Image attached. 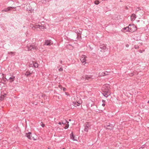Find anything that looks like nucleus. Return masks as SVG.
I'll return each mask as SVG.
<instances>
[{"mask_svg":"<svg viewBox=\"0 0 149 149\" xmlns=\"http://www.w3.org/2000/svg\"><path fill=\"white\" fill-rule=\"evenodd\" d=\"M8 81L10 82H12L14 80L15 77L13 76H12L10 77H8Z\"/></svg>","mask_w":149,"mask_h":149,"instance_id":"6","label":"nucleus"},{"mask_svg":"<svg viewBox=\"0 0 149 149\" xmlns=\"http://www.w3.org/2000/svg\"><path fill=\"white\" fill-rule=\"evenodd\" d=\"M94 3L96 5H98L100 3V2L98 0H96L94 2Z\"/></svg>","mask_w":149,"mask_h":149,"instance_id":"23","label":"nucleus"},{"mask_svg":"<svg viewBox=\"0 0 149 149\" xmlns=\"http://www.w3.org/2000/svg\"><path fill=\"white\" fill-rule=\"evenodd\" d=\"M62 123L63 124H65V122L64 123V122H62Z\"/></svg>","mask_w":149,"mask_h":149,"instance_id":"33","label":"nucleus"},{"mask_svg":"<svg viewBox=\"0 0 149 149\" xmlns=\"http://www.w3.org/2000/svg\"><path fill=\"white\" fill-rule=\"evenodd\" d=\"M148 102L149 103V101H148Z\"/></svg>","mask_w":149,"mask_h":149,"instance_id":"39","label":"nucleus"},{"mask_svg":"<svg viewBox=\"0 0 149 149\" xmlns=\"http://www.w3.org/2000/svg\"><path fill=\"white\" fill-rule=\"evenodd\" d=\"M136 18V15L135 14H132L131 16V19L132 21H134Z\"/></svg>","mask_w":149,"mask_h":149,"instance_id":"10","label":"nucleus"},{"mask_svg":"<svg viewBox=\"0 0 149 149\" xmlns=\"http://www.w3.org/2000/svg\"><path fill=\"white\" fill-rule=\"evenodd\" d=\"M129 31L131 32H133L136 30V26L134 24L129 25Z\"/></svg>","mask_w":149,"mask_h":149,"instance_id":"3","label":"nucleus"},{"mask_svg":"<svg viewBox=\"0 0 149 149\" xmlns=\"http://www.w3.org/2000/svg\"><path fill=\"white\" fill-rule=\"evenodd\" d=\"M110 86L109 84H105L103 86L102 88V90L104 95L107 97L111 94V93L109 91Z\"/></svg>","mask_w":149,"mask_h":149,"instance_id":"1","label":"nucleus"},{"mask_svg":"<svg viewBox=\"0 0 149 149\" xmlns=\"http://www.w3.org/2000/svg\"><path fill=\"white\" fill-rule=\"evenodd\" d=\"M35 29L38 28H39L40 27V25L39 24H36L35 25Z\"/></svg>","mask_w":149,"mask_h":149,"instance_id":"21","label":"nucleus"},{"mask_svg":"<svg viewBox=\"0 0 149 149\" xmlns=\"http://www.w3.org/2000/svg\"><path fill=\"white\" fill-rule=\"evenodd\" d=\"M41 126L42 127H44L45 126V125L44 124H43L41 125Z\"/></svg>","mask_w":149,"mask_h":149,"instance_id":"29","label":"nucleus"},{"mask_svg":"<svg viewBox=\"0 0 149 149\" xmlns=\"http://www.w3.org/2000/svg\"><path fill=\"white\" fill-rule=\"evenodd\" d=\"M28 50L35 52L38 50L37 46L35 45H31L27 46Z\"/></svg>","mask_w":149,"mask_h":149,"instance_id":"2","label":"nucleus"},{"mask_svg":"<svg viewBox=\"0 0 149 149\" xmlns=\"http://www.w3.org/2000/svg\"><path fill=\"white\" fill-rule=\"evenodd\" d=\"M70 138L72 139L73 141H77V138L75 137V136L74 135L72 132L71 134L70 135Z\"/></svg>","mask_w":149,"mask_h":149,"instance_id":"5","label":"nucleus"},{"mask_svg":"<svg viewBox=\"0 0 149 149\" xmlns=\"http://www.w3.org/2000/svg\"><path fill=\"white\" fill-rule=\"evenodd\" d=\"M69 121H71V119H69Z\"/></svg>","mask_w":149,"mask_h":149,"instance_id":"37","label":"nucleus"},{"mask_svg":"<svg viewBox=\"0 0 149 149\" xmlns=\"http://www.w3.org/2000/svg\"><path fill=\"white\" fill-rule=\"evenodd\" d=\"M129 30L130 29L129 26L127 27L124 28L123 29V31H124L125 32L128 31H129Z\"/></svg>","mask_w":149,"mask_h":149,"instance_id":"12","label":"nucleus"},{"mask_svg":"<svg viewBox=\"0 0 149 149\" xmlns=\"http://www.w3.org/2000/svg\"><path fill=\"white\" fill-rule=\"evenodd\" d=\"M51 43V40H46L45 43V45H51L50 43Z\"/></svg>","mask_w":149,"mask_h":149,"instance_id":"9","label":"nucleus"},{"mask_svg":"<svg viewBox=\"0 0 149 149\" xmlns=\"http://www.w3.org/2000/svg\"><path fill=\"white\" fill-rule=\"evenodd\" d=\"M34 62H33V61H31L30 62V67H32L31 65L33 64H33L34 63Z\"/></svg>","mask_w":149,"mask_h":149,"instance_id":"25","label":"nucleus"},{"mask_svg":"<svg viewBox=\"0 0 149 149\" xmlns=\"http://www.w3.org/2000/svg\"><path fill=\"white\" fill-rule=\"evenodd\" d=\"M39 29H40L41 30H42L45 29H46V28L45 26H44L40 25V27H39Z\"/></svg>","mask_w":149,"mask_h":149,"instance_id":"18","label":"nucleus"},{"mask_svg":"<svg viewBox=\"0 0 149 149\" xmlns=\"http://www.w3.org/2000/svg\"><path fill=\"white\" fill-rule=\"evenodd\" d=\"M63 149H65L64 148H63Z\"/></svg>","mask_w":149,"mask_h":149,"instance_id":"40","label":"nucleus"},{"mask_svg":"<svg viewBox=\"0 0 149 149\" xmlns=\"http://www.w3.org/2000/svg\"><path fill=\"white\" fill-rule=\"evenodd\" d=\"M91 126V125L89 122H87L85 124V127L88 128H89Z\"/></svg>","mask_w":149,"mask_h":149,"instance_id":"17","label":"nucleus"},{"mask_svg":"<svg viewBox=\"0 0 149 149\" xmlns=\"http://www.w3.org/2000/svg\"><path fill=\"white\" fill-rule=\"evenodd\" d=\"M88 128H87V127H85V128L84 129V130L85 131L87 132L88 131Z\"/></svg>","mask_w":149,"mask_h":149,"instance_id":"26","label":"nucleus"},{"mask_svg":"<svg viewBox=\"0 0 149 149\" xmlns=\"http://www.w3.org/2000/svg\"><path fill=\"white\" fill-rule=\"evenodd\" d=\"M100 48L101 49L104 50L106 48V46L105 45H100Z\"/></svg>","mask_w":149,"mask_h":149,"instance_id":"16","label":"nucleus"},{"mask_svg":"<svg viewBox=\"0 0 149 149\" xmlns=\"http://www.w3.org/2000/svg\"><path fill=\"white\" fill-rule=\"evenodd\" d=\"M87 56L84 55H82L81 56L80 58V60L82 63L85 65L86 63Z\"/></svg>","mask_w":149,"mask_h":149,"instance_id":"4","label":"nucleus"},{"mask_svg":"<svg viewBox=\"0 0 149 149\" xmlns=\"http://www.w3.org/2000/svg\"><path fill=\"white\" fill-rule=\"evenodd\" d=\"M102 102H105V101L104 100H102Z\"/></svg>","mask_w":149,"mask_h":149,"instance_id":"35","label":"nucleus"},{"mask_svg":"<svg viewBox=\"0 0 149 149\" xmlns=\"http://www.w3.org/2000/svg\"><path fill=\"white\" fill-rule=\"evenodd\" d=\"M126 47H129V45L128 44H126Z\"/></svg>","mask_w":149,"mask_h":149,"instance_id":"31","label":"nucleus"},{"mask_svg":"<svg viewBox=\"0 0 149 149\" xmlns=\"http://www.w3.org/2000/svg\"><path fill=\"white\" fill-rule=\"evenodd\" d=\"M10 53H12V52H11Z\"/></svg>","mask_w":149,"mask_h":149,"instance_id":"38","label":"nucleus"},{"mask_svg":"<svg viewBox=\"0 0 149 149\" xmlns=\"http://www.w3.org/2000/svg\"><path fill=\"white\" fill-rule=\"evenodd\" d=\"M105 104L104 103H103L102 104V106L103 107H104L105 106Z\"/></svg>","mask_w":149,"mask_h":149,"instance_id":"32","label":"nucleus"},{"mask_svg":"<svg viewBox=\"0 0 149 149\" xmlns=\"http://www.w3.org/2000/svg\"><path fill=\"white\" fill-rule=\"evenodd\" d=\"M63 88V90L64 91H65L66 90V88Z\"/></svg>","mask_w":149,"mask_h":149,"instance_id":"28","label":"nucleus"},{"mask_svg":"<svg viewBox=\"0 0 149 149\" xmlns=\"http://www.w3.org/2000/svg\"><path fill=\"white\" fill-rule=\"evenodd\" d=\"M105 126L107 129L110 130H112L113 128V126L109 124Z\"/></svg>","mask_w":149,"mask_h":149,"instance_id":"7","label":"nucleus"},{"mask_svg":"<svg viewBox=\"0 0 149 149\" xmlns=\"http://www.w3.org/2000/svg\"><path fill=\"white\" fill-rule=\"evenodd\" d=\"M31 133L30 132H29L28 133H26V136L29 139H31Z\"/></svg>","mask_w":149,"mask_h":149,"instance_id":"8","label":"nucleus"},{"mask_svg":"<svg viewBox=\"0 0 149 149\" xmlns=\"http://www.w3.org/2000/svg\"><path fill=\"white\" fill-rule=\"evenodd\" d=\"M13 8L12 7H9L5 9L3 11H4L5 12H8V11L11 10Z\"/></svg>","mask_w":149,"mask_h":149,"instance_id":"14","label":"nucleus"},{"mask_svg":"<svg viewBox=\"0 0 149 149\" xmlns=\"http://www.w3.org/2000/svg\"><path fill=\"white\" fill-rule=\"evenodd\" d=\"M58 123L59 124L61 125V122H59Z\"/></svg>","mask_w":149,"mask_h":149,"instance_id":"34","label":"nucleus"},{"mask_svg":"<svg viewBox=\"0 0 149 149\" xmlns=\"http://www.w3.org/2000/svg\"><path fill=\"white\" fill-rule=\"evenodd\" d=\"M33 65L34 67L37 68L38 66V64L36 62H35Z\"/></svg>","mask_w":149,"mask_h":149,"instance_id":"19","label":"nucleus"},{"mask_svg":"<svg viewBox=\"0 0 149 149\" xmlns=\"http://www.w3.org/2000/svg\"><path fill=\"white\" fill-rule=\"evenodd\" d=\"M32 74V72H31L30 71H27L26 73L25 74L26 76L28 77L29 76V75Z\"/></svg>","mask_w":149,"mask_h":149,"instance_id":"15","label":"nucleus"},{"mask_svg":"<svg viewBox=\"0 0 149 149\" xmlns=\"http://www.w3.org/2000/svg\"><path fill=\"white\" fill-rule=\"evenodd\" d=\"M73 105L74 107H77L79 106L81 103L79 102H73Z\"/></svg>","mask_w":149,"mask_h":149,"instance_id":"11","label":"nucleus"},{"mask_svg":"<svg viewBox=\"0 0 149 149\" xmlns=\"http://www.w3.org/2000/svg\"><path fill=\"white\" fill-rule=\"evenodd\" d=\"M58 86L61 89L62 88L61 86V85H59Z\"/></svg>","mask_w":149,"mask_h":149,"instance_id":"30","label":"nucleus"},{"mask_svg":"<svg viewBox=\"0 0 149 149\" xmlns=\"http://www.w3.org/2000/svg\"><path fill=\"white\" fill-rule=\"evenodd\" d=\"M65 121L66 122L68 123L67 124L65 127V129H67L68 128L69 126V125L68 124L69 122L67 121L66 120H65Z\"/></svg>","mask_w":149,"mask_h":149,"instance_id":"20","label":"nucleus"},{"mask_svg":"<svg viewBox=\"0 0 149 149\" xmlns=\"http://www.w3.org/2000/svg\"><path fill=\"white\" fill-rule=\"evenodd\" d=\"M6 94H4L3 95H2L0 97V100H3L4 99L5 97H6Z\"/></svg>","mask_w":149,"mask_h":149,"instance_id":"13","label":"nucleus"},{"mask_svg":"<svg viewBox=\"0 0 149 149\" xmlns=\"http://www.w3.org/2000/svg\"><path fill=\"white\" fill-rule=\"evenodd\" d=\"M91 77L88 76H86V79L87 80H88L89 79H91Z\"/></svg>","mask_w":149,"mask_h":149,"instance_id":"24","label":"nucleus"},{"mask_svg":"<svg viewBox=\"0 0 149 149\" xmlns=\"http://www.w3.org/2000/svg\"><path fill=\"white\" fill-rule=\"evenodd\" d=\"M63 70V69L62 68H61L60 69H59V71H62Z\"/></svg>","mask_w":149,"mask_h":149,"instance_id":"27","label":"nucleus"},{"mask_svg":"<svg viewBox=\"0 0 149 149\" xmlns=\"http://www.w3.org/2000/svg\"><path fill=\"white\" fill-rule=\"evenodd\" d=\"M30 27L33 30H35V25L33 24H31L30 25Z\"/></svg>","mask_w":149,"mask_h":149,"instance_id":"22","label":"nucleus"},{"mask_svg":"<svg viewBox=\"0 0 149 149\" xmlns=\"http://www.w3.org/2000/svg\"><path fill=\"white\" fill-rule=\"evenodd\" d=\"M33 140H36V139H35V138H34L33 137Z\"/></svg>","mask_w":149,"mask_h":149,"instance_id":"36","label":"nucleus"}]
</instances>
